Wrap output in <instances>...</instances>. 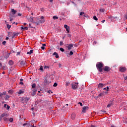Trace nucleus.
<instances>
[{"label": "nucleus", "mask_w": 127, "mask_h": 127, "mask_svg": "<svg viewBox=\"0 0 127 127\" xmlns=\"http://www.w3.org/2000/svg\"><path fill=\"white\" fill-rule=\"evenodd\" d=\"M16 35V34H14L13 36H12V38H14V37Z\"/></svg>", "instance_id": "obj_50"}, {"label": "nucleus", "mask_w": 127, "mask_h": 127, "mask_svg": "<svg viewBox=\"0 0 127 127\" xmlns=\"http://www.w3.org/2000/svg\"><path fill=\"white\" fill-rule=\"evenodd\" d=\"M78 105H80V106H81V107H83V104L81 102H79Z\"/></svg>", "instance_id": "obj_41"}, {"label": "nucleus", "mask_w": 127, "mask_h": 127, "mask_svg": "<svg viewBox=\"0 0 127 127\" xmlns=\"http://www.w3.org/2000/svg\"><path fill=\"white\" fill-rule=\"evenodd\" d=\"M89 109V107L88 106H84L82 107V113L83 114L86 113V112Z\"/></svg>", "instance_id": "obj_5"}, {"label": "nucleus", "mask_w": 127, "mask_h": 127, "mask_svg": "<svg viewBox=\"0 0 127 127\" xmlns=\"http://www.w3.org/2000/svg\"><path fill=\"white\" fill-rule=\"evenodd\" d=\"M41 49H42V50H44V49H45V47L44 46H42L41 47Z\"/></svg>", "instance_id": "obj_46"}, {"label": "nucleus", "mask_w": 127, "mask_h": 127, "mask_svg": "<svg viewBox=\"0 0 127 127\" xmlns=\"http://www.w3.org/2000/svg\"><path fill=\"white\" fill-rule=\"evenodd\" d=\"M8 92L9 94H12V91L11 90H9Z\"/></svg>", "instance_id": "obj_44"}, {"label": "nucleus", "mask_w": 127, "mask_h": 127, "mask_svg": "<svg viewBox=\"0 0 127 127\" xmlns=\"http://www.w3.org/2000/svg\"><path fill=\"white\" fill-rule=\"evenodd\" d=\"M49 68H50L49 66H46V65L44 66V69H49Z\"/></svg>", "instance_id": "obj_30"}, {"label": "nucleus", "mask_w": 127, "mask_h": 127, "mask_svg": "<svg viewBox=\"0 0 127 127\" xmlns=\"http://www.w3.org/2000/svg\"><path fill=\"white\" fill-rule=\"evenodd\" d=\"M44 21H45L44 17L42 16L39 18V22L40 23H43Z\"/></svg>", "instance_id": "obj_10"}, {"label": "nucleus", "mask_w": 127, "mask_h": 127, "mask_svg": "<svg viewBox=\"0 0 127 127\" xmlns=\"http://www.w3.org/2000/svg\"><path fill=\"white\" fill-rule=\"evenodd\" d=\"M18 16H21V13H18Z\"/></svg>", "instance_id": "obj_54"}, {"label": "nucleus", "mask_w": 127, "mask_h": 127, "mask_svg": "<svg viewBox=\"0 0 127 127\" xmlns=\"http://www.w3.org/2000/svg\"><path fill=\"white\" fill-rule=\"evenodd\" d=\"M17 55H20V52H18L17 53Z\"/></svg>", "instance_id": "obj_52"}, {"label": "nucleus", "mask_w": 127, "mask_h": 127, "mask_svg": "<svg viewBox=\"0 0 127 127\" xmlns=\"http://www.w3.org/2000/svg\"><path fill=\"white\" fill-rule=\"evenodd\" d=\"M75 117H76V116L75 115V114H72L71 115V119H72V120H75Z\"/></svg>", "instance_id": "obj_24"}, {"label": "nucleus", "mask_w": 127, "mask_h": 127, "mask_svg": "<svg viewBox=\"0 0 127 127\" xmlns=\"http://www.w3.org/2000/svg\"><path fill=\"white\" fill-rule=\"evenodd\" d=\"M119 71L122 72H126L127 71V67L121 66L119 68Z\"/></svg>", "instance_id": "obj_8"}, {"label": "nucleus", "mask_w": 127, "mask_h": 127, "mask_svg": "<svg viewBox=\"0 0 127 127\" xmlns=\"http://www.w3.org/2000/svg\"><path fill=\"white\" fill-rule=\"evenodd\" d=\"M42 45H43V46H44V47H45V46H46V44H43Z\"/></svg>", "instance_id": "obj_59"}, {"label": "nucleus", "mask_w": 127, "mask_h": 127, "mask_svg": "<svg viewBox=\"0 0 127 127\" xmlns=\"http://www.w3.org/2000/svg\"><path fill=\"white\" fill-rule=\"evenodd\" d=\"M5 94H6L5 91L3 92L2 93L0 92V97L2 98L3 96H5Z\"/></svg>", "instance_id": "obj_12"}, {"label": "nucleus", "mask_w": 127, "mask_h": 127, "mask_svg": "<svg viewBox=\"0 0 127 127\" xmlns=\"http://www.w3.org/2000/svg\"><path fill=\"white\" fill-rule=\"evenodd\" d=\"M2 74H5V71H3V72H2Z\"/></svg>", "instance_id": "obj_64"}, {"label": "nucleus", "mask_w": 127, "mask_h": 127, "mask_svg": "<svg viewBox=\"0 0 127 127\" xmlns=\"http://www.w3.org/2000/svg\"><path fill=\"white\" fill-rule=\"evenodd\" d=\"M57 85H58L57 83H55L53 85V86L54 87H57Z\"/></svg>", "instance_id": "obj_39"}, {"label": "nucleus", "mask_w": 127, "mask_h": 127, "mask_svg": "<svg viewBox=\"0 0 127 127\" xmlns=\"http://www.w3.org/2000/svg\"><path fill=\"white\" fill-rule=\"evenodd\" d=\"M23 93H24V91H23L21 90H20L18 92V94L19 95H21V94H23Z\"/></svg>", "instance_id": "obj_23"}, {"label": "nucleus", "mask_w": 127, "mask_h": 127, "mask_svg": "<svg viewBox=\"0 0 127 127\" xmlns=\"http://www.w3.org/2000/svg\"><path fill=\"white\" fill-rule=\"evenodd\" d=\"M22 81H23V79L22 78L20 79V82H22Z\"/></svg>", "instance_id": "obj_62"}, {"label": "nucleus", "mask_w": 127, "mask_h": 127, "mask_svg": "<svg viewBox=\"0 0 127 127\" xmlns=\"http://www.w3.org/2000/svg\"><path fill=\"white\" fill-rule=\"evenodd\" d=\"M53 19H58V17L56 16H54L53 17Z\"/></svg>", "instance_id": "obj_33"}, {"label": "nucleus", "mask_w": 127, "mask_h": 127, "mask_svg": "<svg viewBox=\"0 0 127 127\" xmlns=\"http://www.w3.org/2000/svg\"><path fill=\"white\" fill-rule=\"evenodd\" d=\"M109 89H110V88L109 87V86H107L106 87H105L103 88L104 91H107L105 92V94H106V95H107V94H108Z\"/></svg>", "instance_id": "obj_11"}, {"label": "nucleus", "mask_w": 127, "mask_h": 127, "mask_svg": "<svg viewBox=\"0 0 127 127\" xmlns=\"http://www.w3.org/2000/svg\"><path fill=\"white\" fill-rule=\"evenodd\" d=\"M60 50L62 51V52H64V51H65V50L63 48H60Z\"/></svg>", "instance_id": "obj_29"}, {"label": "nucleus", "mask_w": 127, "mask_h": 127, "mask_svg": "<svg viewBox=\"0 0 127 127\" xmlns=\"http://www.w3.org/2000/svg\"><path fill=\"white\" fill-rule=\"evenodd\" d=\"M105 84H103V83H99L98 84V88H103V87H104Z\"/></svg>", "instance_id": "obj_17"}, {"label": "nucleus", "mask_w": 127, "mask_h": 127, "mask_svg": "<svg viewBox=\"0 0 127 127\" xmlns=\"http://www.w3.org/2000/svg\"><path fill=\"white\" fill-rule=\"evenodd\" d=\"M93 19H94V20H98V18H97V16H93Z\"/></svg>", "instance_id": "obj_31"}, {"label": "nucleus", "mask_w": 127, "mask_h": 127, "mask_svg": "<svg viewBox=\"0 0 127 127\" xmlns=\"http://www.w3.org/2000/svg\"><path fill=\"white\" fill-rule=\"evenodd\" d=\"M59 67H62V64H59Z\"/></svg>", "instance_id": "obj_53"}, {"label": "nucleus", "mask_w": 127, "mask_h": 127, "mask_svg": "<svg viewBox=\"0 0 127 127\" xmlns=\"http://www.w3.org/2000/svg\"><path fill=\"white\" fill-rule=\"evenodd\" d=\"M69 85H70V83H69V82H66V84H65L66 87L69 86Z\"/></svg>", "instance_id": "obj_36"}, {"label": "nucleus", "mask_w": 127, "mask_h": 127, "mask_svg": "<svg viewBox=\"0 0 127 127\" xmlns=\"http://www.w3.org/2000/svg\"><path fill=\"white\" fill-rule=\"evenodd\" d=\"M3 70H7V66L4 65L2 66Z\"/></svg>", "instance_id": "obj_27"}, {"label": "nucleus", "mask_w": 127, "mask_h": 127, "mask_svg": "<svg viewBox=\"0 0 127 127\" xmlns=\"http://www.w3.org/2000/svg\"><path fill=\"white\" fill-rule=\"evenodd\" d=\"M64 27L65 28L67 33H70V27L67 25H64Z\"/></svg>", "instance_id": "obj_7"}, {"label": "nucleus", "mask_w": 127, "mask_h": 127, "mask_svg": "<svg viewBox=\"0 0 127 127\" xmlns=\"http://www.w3.org/2000/svg\"><path fill=\"white\" fill-rule=\"evenodd\" d=\"M102 96H103V93H100L98 95V97H102Z\"/></svg>", "instance_id": "obj_45"}, {"label": "nucleus", "mask_w": 127, "mask_h": 127, "mask_svg": "<svg viewBox=\"0 0 127 127\" xmlns=\"http://www.w3.org/2000/svg\"><path fill=\"white\" fill-rule=\"evenodd\" d=\"M54 0H49V1L50 2H52V1H53Z\"/></svg>", "instance_id": "obj_60"}, {"label": "nucleus", "mask_w": 127, "mask_h": 127, "mask_svg": "<svg viewBox=\"0 0 127 127\" xmlns=\"http://www.w3.org/2000/svg\"><path fill=\"white\" fill-rule=\"evenodd\" d=\"M109 19L113 18V16H110L109 17Z\"/></svg>", "instance_id": "obj_58"}, {"label": "nucleus", "mask_w": 127, "mask_h": 127, "mask_svg": "<svg viewBox=\"0 0 127 127\" xmlns=\"http://www.w3.org/2000/svg\"><path fill=\"white\" fill-rule=\"evenodd\" d=\"M20 64L21 65V66H25V65H26V62H21L20 63Z\"/></svg>", "instance_id": "obj_19"}, {"label": "nucleus", "mask_w": 127, "mask_h": 127, "mask_svg": "<svg viewBox=\"0 0 127 127\" xmlns=\"http://www.w3.org/2000/svg\"><path fill=\"white\" fill-rule=\"evenodd\" d=\"M109 105H111V106H113V105H114V104L113 103V101H110L109 102Z\"/></svg>", "instance_id": "obj_38"}, {"label": "nucleus", "mask_w": 127, "mask_h": 127, "mask_svg": "<svg viewBox=\"0 0 127 127\" xmlns=\"http://www.w3.org/2000/svg\"><path fill=\"white\" fill-rule=\"evenodd\" d=\"M60 45H61V46H62V45H63V42L61 41L60 43Z\"/></svg>", "instance_id": "obj_43"}, {"label": "nucleus", "mask_w": 127, "mask_h": 127, "mask_svg": "<svg viewBox=\"0 0 127 127\" xmlns=\"http://www.w3.org/2000/svg\"><path fill=\"white\" fill-rule=\"evenodd\" d=\"M93 44H94V45L97 44V42L94 41V43H93Z\"/></svg>", "instance_id": "obj_55"}, {"label": "nucleus", "mask_w": 127, "mask_h": 127, "mask_svg": "<svg viewBox=\"0 0 127 127\" xmlns=\"http://www.w3.org/2000/svg\"><path fill=\"white\" fill-rule=\"evenodd\" d=\"M47 93H48L49 94H50V92H51V93H53V92H51V90H48L47 91Z\"/></svg>", "instance_id": "obj_48"}, {"label": "nucleus", "mask_w": 127, "mask_h": 127, "mask_svg": "<svg viewBox=\"0 0 127 127\" xmlns=\"http://www.w3.org/2000/svg\"><path fill=\"white\" fill-rule=\"evenodd\" d=\"M3 108H5V109H6L7 110H9L10 107L6 104H4L3 106Z\"/></svg>", "instance_id": "obj_14"}, {"label": "nucleus", "mask_w": 127, "mask_h": 127, "mask_svg": "<svg viewBox=\"0 0 127 127\" xmlns=\"http://www.w3.org/2000/svg\"><path fill=\"white\" fill-rule=\"evenodd\" d=\"M19 84H20V85H23V82H22V81H20L19 82Z\"/></svg>", "instance_id": "obj_51"}, {"label": "nucleus", "mask_w": 127, "mask_h": 127, "mask_svg": "<svg viewBox=\"0 0 127 127\" xmlns=\"http://www.w3.org/2000/svg\"><path fill=\"white\" fill-rule=\"evenodd\" d=\"M53 56H55L56 58L58 59L59 58V55H58V54L56 52H55L53 54Z\"/></svg>", "instance_id": "obj_13"}, {"label": "nucleus", "mask_w": 127, "mask_h": 127, "mask_svg": "<svg viewBox=\"0 0 127 127\" xmlns=\"http://www.w3.org/2000/svg\"><path fill=\"white\" fill-rule=\"evenodd\" d=\"M6 43V42L5 41H4L2 42V44L3 45H5V44Z\"/></svg>", "instance_id": "obj_37"}, {"label": "nucleus", "mask_w": 127, "mask_h": 127, "mask_svg": "<svg viewBox=\"0 0 127 127\" xmlns=\"http://www.w3.org/2000/svg\"><path fill=\"white\" fill-rule=\"evenodd\" d=\"M73 52L72 51H70L69 52V56H71V55H73Z\"/></svg>", "instance_id": "obj_40"}, {"label": "nucleus", "mask_w": 127, "mask_h": 127, "mask_svg": "<svg viewBox=\"0 0 127 127\" xmlns=\"http://www.w3.org/2000/svg\"><path fill=\"white\" fill-rule=\"evenodd\" d=\"M29 27H30L31 28V27H32L31 26V24H29Z\"/></svg>", "instance_id": "obj_56"}, {"label": "nucleus", "mask_w": 127, "mask_h": 127, "mask_svg": "<svg viewBox=\"0 0 127 127\" xmlns=\"http://www.w3.org/2000/svg\"><path fill=\"white\" fill-rule=\"evenodd\" d=\"M7 116V114L5 113H3L2 115H0V118L2 119L3 118H4V117H6Z\"/></svg>", "instance_id": "obj_18"}, {"label": "nucleus", "mask_w": 127, "mask_h": 127, "mask_svg": "<svg viewBox=\"0 0 127 127\" xmlns=\"http://www.w3.org/2000/svg\"><path fill=\"white\" fill-rule=\"evenodd\" d=\"M96 68L100 73H102L103 70V68H104V64L102 62L97 63L96 64Z\"/></svg>", "instance_id": "obj_1"}, {"label": "nucleus", "mask_w": 127, "mask_h": 127, "mask_svg": "<svg viewBox=\"0 0 127 127\" xmlns=\"http://www.w3.org/2000/svg\"><path fill=\"white\" fill-rule=\"evenodd\" d=\"M8 39H9L8 37H6V38H5V40H8Z\"/></svg>", "instance_id": "obj_63"}, {"label": "nucleus", "mask_w": 127, "mask_h": 127, "mask_svg": "<svg viewBox=\"0 0 127 127\" xmlns=\"http://www.w3.org/2000/svg\"><path fill=\"white\" fill-rule=\"evenodd\" d=\"M3 120L5 122H6V121H7V118L4 117V118H3Z\"/></svg>", "instance_id": "obj_42"}, {"label": "nucleus", "mask_w": 127, "mask_h": 127, "mask_svg": "<svg viewBox=\"0 0 127 127\" xmlns=\"http://www.w3.org/2000/svg\"><path fill=\"white\" fill-rule=\"evenodd\" d=\"M9 122H10V123H12V122H13V119H12V118H10L9 119Z\"/></svg>", "instance_id": "obj_32"}, {"label": "nucleus", "mask_w": 127, "mask_h": 127, "mask_svg": "<svg viewBox=\"0 0 127 127\" xmlns=\"http://www.w3.org/2000/svg\"><path fill=\"white\" fill-rule=\"evenodd\" d=\"M112 106V105H111V104H108V105H107V108H110V107H111Z\"/></svg>", "instance_id": "obj_49"}, {"label": "nucleus", "mask_w": 127, "mask_h": 127, "mask_svg": "<svg viewBox=\"0 0 127 127\" xmlns=\"http://www.w3.org/2000/svg\"><path fill=\"white\" fill-rule=\"evenodd\" d=\"M9 99V96L6 95L5 96V100L6 101Z\"/></svg>", "instance_id": "obj_25"}, {"label": "nucleus", "mask_w": 127, "mask_h": 127, "mask_svg": "<svg viewBox=\"0 0 127 127\" xmlns=\"http://www.w3.org/2000/svg\"><path fill=\"white\" fill-rule=\"evenodd\" d=\"M29 100H30V98L27 97H23L22 98L21 103H22V104H26V103H27Z\"/></svg>", "instance_id": "obj_2"}, {"label": "nucleus", "mask_w": 127, "mask_h": 127, "mask_svg": "<svg viewBox=\"0 0 127 127\" xmlns=\"http://www.w3.org/2000/svg\"><path fill=\"white\" fill-rule=\"evenodd\" d=\"M103 70L105 72H110V71H111V68H110V66H106L103 68Z\"/></svg>", "instance_id": "obj_6"}, {"label": "nucleus", "mask_w": 127, "mask_h": 127, "mask_svg": "<svg viewBox=\"0 0 127 127\" xmlns=\"http://www.w3.org/2000/svg\"><path fill=\"white\" fill-rule=\"evenodd\" d=\"M73 45L72 44H66L65 47L67 48L68 50H71L72 49V48L73 47Z\"/></svg>", "instance_id": "obj_4"}, {"label": "nucleus", "mask_w": 127, "mask_h": 127, "mask_svg": "<svg viewBox=\"0 0 127 127\" xmlns=\"http://www.w3.org/2000/svg\"><path fill=\"white\" fill-rule=\"evenodd\" d=\"M35 87H36V84L34 83L32 85V89H35Z\"/></svg>", "instance_id": "obj_26"}, {"label": "nucleus", "mask_w": 127, "mask_h": 127, "mask_svg": "<svg viewBox=\"0 0 127 127\" xmlns=\"http://www.w3.org/2000/svg\"><path fill=\"white\" fill-rule=\"evenodd\" d=\"M102 112L104 113H107V111H102Z\"/></svg>", "instance_id": "obj_61"}, {"label": "nucleus", "mask_w": 127, "mask_h": 127, "mask_svg": "<svg viewBox=\"0 0 127 127\" xmlns=\"http://www.w3.org/2000/svg\"><path fill=\"white\" fill-rule=\"evenodd\" d=\"M32 53H33V50H31L29 52H28L27 53V54H28L29 55H31Z\"/></svg>", "instance_id": "obj_20"}, {"label": "nucleus", "mask_w": 127, "mask_h": 127, "mask_svg": "<svg viewBox=\"0 0 127 127\" xmlns=\"http://www.w3.org/2000/svg\"><path fill=\"white\" fill-rule=\"evenodd\" d=\"M85 14V13H84V12H81L80 13V15H82L83 14Z\"/></svg>", "instance_id": "obj_47"}, {"label": "nucleus", "mask_w": 127, "mask_h": 127, "mask_svg": "<svg viewBox=\"0 0 127 127\" xmlns=\"http://www.w3.org/2000/svg\"><path fill=\"white\" fill-rule=\"evenodd\" d=\"M11 12H12V14L13 15H14V14H15L17 12V11L14 10V9H11Z\"/></svg>", "instance_id": "obj_15"}, {"label": "nucleus", "mask_w": 127, "mask_h": 127, "mask_svg": "<svg viewBox=\"0 0 127 127\" xmlns=\"http://www.w3.org/2000/svg\"><path fill=\"white\" fill-rule=\"evenodd\" d=\"M105 21H106V20H103L101 22H102V23H104L105 22Z\"/></svg>", "instance_id": "obj_57"}, {"label": "nucleus", "mask_w": 127, "mask_h": 127, "mask_svg": "<svg viewBox=\"0 0 127 127\" xmlns=\"http://www.w3.org/2000/svg\"><path fill=\"white\" fill-rule=\"evenodd\" d=\"M40 70H41V71H42V72H43V66H41L40 67Z\"/></svg>", "instance_id": "obj_35"}, {"label": "nucleus", "mask_w": 127, "mask_h": 127, "mask_svg": "<svg viewBox=\"0 0 127 127\" xmlns=\"http://www.w3.org/2000/svg\"><path fill=\"white\" fill-rule=\"evenodd\" d=\"M101 12H105V9L102 8L100 9Z\"/></svg>", "instance_id": "obj_34"}, {"label": "nucleus", "mask_w": 127, "mask_h": 127, "mask_svg": "<svg viewBox=\"0 0 127 127\" xmlns=\"http://www.w3.org/2000/svg\"><path fill=\"white\" fill-rule=\"evenodd\" d=\"M21 29H25V30H28V27H23V26H21Z\"/></svg>", "instance_id": "obj_21"}, {"label": "nucleus", "mask_w": 127, "mask_h": 127, "mask_svg": "<svg viewBox=\"0 0 127 127\" xmlns=\"http://www.w3.org/2000/svg\"><path fill=\"white\" fill-rule=\"evenodd\" d=\"M79 84V83L77 82V83H75L73 82L72 84V88L73 90H76L78 87L79 85H78Z\"/></svg>", "instance_id": "obj_3"}, {"label": "nucleus", "mask_w": 127, "mask_h": 127, "mask_svg": "<svg viewBox=\"0 0 127 127\" xmlns=\"http://www.w3.org/2000/svg\"><path fill=\"white\" fill-rule=\"evenodd\" d=\"M32 91V92L31 93V96H32V97H33V96H35V95H36V92H37V89H35Z\"/></svg>", "instance_id": "obj_9"}, {"label": "nucleus", "mask_w": 127, "mask_h": 127, "mask_svg": "<svg viewBox=\"0 0 127 127\" xmlns=\"http://www.w3.org/2000/svg\"><path fill=\"white\" fill-rule=\"evenodd\" d=\"M6 25L7 28H8V29H10V28L11 27V25H9L8 24H7Z\"/></svg>", "instance_id": "obj_28"}, {"label": "nucleus", "mask_w": 127, "mask_h": 127, "mask_svg": "<svg viewBox=\"0 0 127 127\" xmlns=\"http://www.w3.org/2000/svg\"><path fill=\"white\" fill-rule=\"evenodd\" d=\"M29 21H31V22H34L33 21V17H32L31 16L29 18Z\"/></svg>", "instance_id": "obj_22"}, {"label": "nucleus", "mask_w": 127, "mask_h": 127, "mask_svg": "<svg viewBox=\"0 0 127 127\" xmlns=\"http://www.w3.org/2000/svg\"><path fill=\"white\" fill-rule=\"evenodd\" d=\"M8 64H9L10 66H12V65H13V61H12V60H10V61L8 62Z\"/></svg>", "instance_id": "obj_16"}]
</instances>
